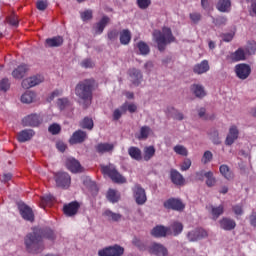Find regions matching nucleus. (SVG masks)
<instances>
[{
	"mask_svg": "<svg viewBox=\"0 0 256 256\" xmlns=\"http://www.w3.org/2000/svg\"><path fill=\"white\" fill-rule=\"evenodd\" d=\"M44 239L55 241V232L50 228H33L24 238L26 251L30 254L42 253L45 249Z\"/></svg>",
	"mask_w": 256,
	"mask_h": 256,
	"instance_id": "1",
	"label": "nucleus"
},
{
	"mask_svg": "<svg viewBox=\"0 0 256 256\" xmlns=\"http://www.w3.org/2000/svg\"><path fill=\"white\" fill-rule=\"evenodd\" d=\"M99 87V84L94 78L84 79L79 81L75 86V95L78 97L79 104L84 109H87L93 102L94 91Z\"/></svg>",
	"mask_w": 256,
	"mask_h": 256,
	"instance_id": "2",
	"label": "nucleus"
},
{
	"mask_svg": "<svg viewBox=\"0 0 256 256\" xmlns=\"http://www.w3.org/2000/svg\"><path fill=\"white\" fill-rule=\"evenodd\" d=\"M153 36L160 52L165 51L167 44L175 42V36L168 27H163L162 31H155Z\"/></svg>",
	"mask_w": 256,
	"mask_h": 256,
	"instance_id": "3",
	"label": "nucleus"
},
{
	"mask_svg": "<svg viewBox=\"0 0 256 256\" xmlns=\"http://www.w3.org/2000/svg\"><path fill=\"white\" fill-rule=\"evenodd\" d=\"M103 175H107L114 183H126V178L123 177L113 164L101 167Z\"/></svg>",
	"mask_w": 256,
	"mask_h": 256,
	"instance_id": "4",
	"label": "nucleus"
},
{
	"mask_svg": "<svg viewBox=\"0 0 256 256\" xmlns=\"http://www.w3.org/2000/svg\"><path fill=\"white\" fill-rule=\"evenodd\" d=\"M186 237L190 243H195L206 239L208 237V233L207 230L203 228H196L192 231H189Z\"/></svg>",
	"mask_w": 256,
	"mask_h": 256,
	"instance_id": "5",
	"label": "nucleus"
},
{
	"mask_svg": "<svg viewBox=\"0 0 256 256\" xmlns=\"http://www.w3.org/2000/svg\"><path fill=\"white\" fill-rule=\"evenodd\" d=\"M132 191L133 197L138 206H143L145 203H147V194L145 193V189L140 184L135 185Z\"/></svg>",
	"mask_w": 256,
	"mask_h": 256,
	"instance_id": "6",
	"label": "nucleus"
},
{
	"mask_svg": "<svg viewBox=\"0 0 256 256\" xmlns=\"http://www.w3.org/2000/svg\"><path fill=\"white\" fill-rule=\"evenodd\" d=\"M57 187L68 189L71 185V176L67 172H58L54 175Z\"/></svg>",
	"mask_w": 256,
	"mask_h": 256,
	"instance_id": "7",
	"label": "nucleus"
},
{
	"mask_svg": "<svg viewBox=\"0 0 256 256\" xmlns=\"http://www.w3.org/2000/svg\"><path fill=\"white\" fill-rule=\"evenodd\" d=\"M125 249L119 245L109 246L98 251V256H123Z\"/></svg>",
	"mask_w": 256,
	"mask_h": 256,
	"instance_id": "8",
	"label": "nucleus"
},
{
	"mask_svg": "<svg viewBox=\"0 0 256 256\" xmlns=\"http://www.w3.org/2000/svg\"><path fill=\"white\" fill-rule=\"evenodd\" d=\"M256 51L255 46L246 47L245 50L243 48L237 49L234 53L231 54V59L234 62L244 61L246 59V54L252 55Z\"/></svg>",
	"mask_w": 256,
	"mask_h": 256,
	"instance_id": "9",
	"label": "nucleus"
},
{
	"mask_svg": "<svg viewBox=\"0 0 256 256\" xmlns=\"http://www.w3.org/2000/svg\"><path fill=\"white\" fill-rule=\"evenodd\" d=\"M18 210L23 220L33 223L35 215L31 207L25 203L18 204Z\"/></svg>",
	"mask_w": 256,
	"mask_h": 256,
	"instance_id": "10",
	"label": "nucleus"
},
{
	"mask_svg": "<svg viewBox=\"0 0 256 256\" xmlns=\"http://www.w3.org/2000/svg\"><path fill=\"white\" fill-rule=\"evenodd\" d=\"M164 208L167 210L183 212L185 210V205L183 202L177 198H169L164 202Z\"/></svg>",
	"mask_w": 256,
	"mask_h": 256,
	"instance_id": "11",
	"label": "nucleus"
},
{
	"mask_svg": "<svg viewBox=\"0 0 256 256\" xmlns=\"http://www.w3.org/2000/svg\"><path fill=\"white\" fill-rule=\"evenodd\" d=\"M80 208V203L78 201H73L63 206V213L66 217H75Z\"/></svg>",
	"mask_w": 256,
	"mask_h": 256,
	"instance_id": "12",
	"label": "nucleus"
},
{
	"mask_svg": "<svg viewBox=\"0 0 256 256\" xmlns=\"http://www.w3.org/2000/svg\"><path fill=\"white\" fill-rule=\"evenodd\" d=\"M148 252L155 256H168L169 251L161 243L154 242L148 247Z\"/></svg>",
	"mask_w": 256,
	"mask_h": 256,
	"instance_id": "13",
	"label": "nucleus"
},
{
	"mask_svg": "<svg viewBox=\"0 0 256 256\" xmlns=\"http://www.w3.org/2000/svg\"><path fill=\"white\" fill-rule=\"evenodd\" d=\"M43 123V119L38 114H30L22 119L23 126L38 127Z\"/></svg>",
	"mask_w": 256,
	"mask_h": 256,
	"instance_id": "14",
	"label": "nucleus"
},
{
	"mask_svg": "<svg viewBox=\"0 0 256 256\" xmlns=\"http://www.w3.org/2000/svg\"><path fill=\"white\" fill-rule=\"evenodd\" d=\"M235 74L239 79L245 80L251 74V67L245 63L237 64L235 66Z\"/></svg>",
	"mask_w": 256,
	"mask_h": 256,
	"instance_id": "15",
	"label": "nucleus"
},
{
	"mask_svg": "<svg viewBox=\"0 0 256 256\" xmlns=\"http://www.w3.org/2000/svg\"><path fill=\"white\" fill-rule=\"evenodd\" d=\"M65 166L71 173H82L84 170L79 160L73 157L66 159Z\"/></svg>",
	"mask_w": 256,
	"mask_h": 256,
	"instance_id": "16",
	"label": "nucleus"
},
{
	"mask_svg": "<svg viewBox=\"0 0 256 256\" xmlns=\"http://www.w3.org/2000/svg\"><path fill=\"white\" fill-rule=\"evenodd\" d=\"M88 139V134L86 131L81 129L76 130L69 139L70 145H79L84 143Z\"/></svg>",
	"mask_w": 256,
	"mask_h": 256,
	"instance_id": "17",
	"label": "nucleus"
},
{
	"mask_svg": "<svg viewBox=\"0 0 256 256\" xmlns=\"http://www.w3.org/2000/svg\"><path fill=\"white\" fill-rule=\"evenodd\" d=\"M44 81V77L41 75L33 76L22 80L21 86L24 89H30L31 87L39 85Z\"/></svg>",
	"mask_w": 256,
	"mask_h": 256,
	"instance_id": "18",
	"label": "nucleus"
},
{
	"mask_svg": "<svg viewBox=\"0 0 256 256\" xmlns=\"http://www.w3.org/2000/svg\"><path fill=\"white\" fill-rule=\"evenodd\" d=\"M151 235L154 238H165L171 236V230L163 225H158L152 229Z\"/></svg>",
	"mask_w": 256,
	"mask_h": 256,
	"instance_id": "19",
	"label": "nucleus"
},
{
	"mask_svg": "<svg viewBox=\"0 0 256 256\" xmlns=\"http://www.w3.org/2000/svg\"><path fill=\"white\" fill-rule=\"evenodd\" d=\"M219 226L221 230L230 232L236 228V222L231 218L223 217L219 220Z\"/></svg>",
	"mask_w": 256,
	"mask_h": 256,
	"instance_id": "20",
	"label": "nucleus"
},
{
	"mask_svg": "<svg viewBox=\"0 0 256 256\" xmlns=\"http://www.w3.org/2000/svg\"><path fill=\"white\" fill-rule=\"evenodd\" d=\"M115 149V144L113 143H98L95 146V151L96 153H98L99 155H105V153H113Z\"/></svg>",
	"mask_w": 256,
	"mask_h": 256,
	"instance_id": "21",
	"label": "nucleus"
},
{
	"mask_svg": "<svg viewBox=\"0 0 256 256\" xmlns=\"http://www.w3.org/2000/svg\"><path fill=\"white\" fill-rule=\"evenodd\" d=\"M34 135L35 131L33 129H24L18 133L17 141H19V143H26L27 141H31Z\"/></svg>",
	"mask_w": 256,
	"mask_h": 256,
	"instance_id": "22",
	"label": "nucleus"
},
{
	"mask_svg": "<svg viewBox=\"0 0 256 256\" xmlns=\"http://www.w3.org/2000/svg\"><path fill=\"white\" fill-rule=\"evenodd\" d=\"M129 76L131 77V81L135 86H139L143 80V74L141 70L136 68H132L129 70Z\"/></svg>",
	"mask_w": 256,
	"mask_h": 256,
	"instance_id": "23",
	"label": "nucleus"
},
{
	"mask_svg": "<svg viewBox=\"0 0 256 256\" xmlns=\"http://www.w3.org/2000/svg\"><path fill=\"white\" fill-rule=\"evenodd\" d=\"M238 135H239L238 128L235 125L231 126L229 129V133L226 137L225 144L228 146L233 145L234 141L238 139Z\"/></svg>",
	"mask_w": 256,
	"mask_h": 256,
	"instance_id": "24",
	"label": "nucleus"
},
{
	"mask_svg": "<svg viewBox=\"0 0 256 256\" xmlns=\"http://www.w3.org/2000/svg\"><path fill=\"white\" fill-rule=\"evenodd\" d=\"M29 67L26 64L19 65L17 68H15L11 75L15 79H22L25 77L26 73L28 72Z\"/></svg>",
	"mask_w": 256,
	"mask_h": 256,
	"instance_id": "25",
	"label": "nucleus"
},
{
	"mask_svg": "<svg viewBox=\"0 0 256 256\" xmlns=\"http://www.w3.org/2000/svg\"><path fill=\"white\" fill-rule=\"evenodd\" d=\"M170 179L174 185H185V178H183V175L175 169H171Z\"/></svg>",
	"mask_w": 256,
	"mask_h": 256,
	"instance_id": "26",
	"label": "nucleus"
},
{
	"mask_svg": "<svg viewBox=\"0 0 256 256\" xmlns=\"http://www.w3.org/2000/svg\"><path fill=\"white\" fill-rule=\"evenodd\" d=\"M128 155L131 157V159H134V161H142V150L139 147L131 146L128 148Z\"/></svg>",
	"mask_w": 256,
	"mask_h": 256,
	"instance_id": "27",
	"label": "nucleus"
},
{
	"mask_svg": "<svg viewBox=\"0 0 256 256\" xmlns=\"http://www.w3.org/2000/svg\"><path fill=\"white\" fill-rule=\"evenodd\" d=\"M64 43V38L62 36H56L52 38H48L45 40V44L47 47L53 48V47H60Z\"/></svg>",
	"mask_w": 256,
	"mask_h": 256,
	"instance_id": "28",
	"label": "nucleus"
},
{
	"mask_svg": "<svg viewBox=\"0 0 256 256\" xmlns=\"http://www.w3.org/2000/svg\"><path fill=\"white\" fill-rule=\"evenodd\" d=\"M168 229H170V236L177 237L183 233V223L175 221L173 222Z\"/></svg>",
	"mask_w": 256,
	"mask_h": 256,
	"instance_id": "29",
	"label": "nucleus"
},
{
	"mask_svg": "<svg viewBox=\"0 0 256 256\" xmlns=\"http://www.w3.org/2000/svg\"><path fill=\"white\" fill-rule=\"evenodd\" d=\"M109 23L110 18L108 16H103L101 20L98 23H96L95 33L102 34Z\"/></svg>",
	"mask_w": 256,
	"mask_h": 256,
	"instance_id": "30",
	"label": "nucleus"
},
{
	"mask_svg": "<svg viewBox=\"0 0 256 256\" xmlns=\"http://www.w3.org/2000/svg\"><path fill=\"white\" fill-rule=\"evenodd\" d=\"M210 69L208 61L204 60L199 64H196L193 68V71L195 74L201 75L203 73H206Z\"/></svg>",
	"mask_w": 256,
	"mask_h": 256,
	"instance_id": "31",
	"label": "nucleus"
},
{
	"mask_svg": "<svg viewBox=\"0 0 256 256\" xmlns=\"http://www.w3.org/2000/svg\"><path fill=\"white\" fill-rule=\"evenodd\" d=\"M197 177H203V175H204V177H206V185H207V187H213V185H215V183H216V180H215V178L213 177V173L211 172V171H208V172H203V171H201V172H197Z\"/></svg>",
	"mask_w": 256,
	"mask_h": 256,
	"instance_id": "32",
	"label": "nucleus"
},
{
	"mask_svg": "<svg viewBox=\"0 0 256 256\" xmlns=\"http://www.w3.org/2000/svg\"><path fill=\"white\" fill-rule=\"evenodd\" d=\"M103 216L106 217L108 219V221H111V222H120L123 218L122 214L115 213L111 210H106L103 213Z\"/></svg>",
	"mask_w": 256,
	"mask_h": 256,
	"instance_id": "33",
	"label": "nucleus"
},
{
	"mask_svg": "<svg viewBox=\"0 0 256 256\" xmlns=\"http://www.w3.org/2000/svg\"><path fill=\"white\" fill-rule=\"evenodd\" d=\"M132 40V33L129 29H124L120 32V43L122 45L130 44Z\"/></svg>",
	"mask_w": 256,
	"mask_h": 256,
	"instance_id": "34",
	"label": "nucleus"
},
{
	"mask_svg": "<svg viewBox=\"0 0 256 256\" xmlns=\"http://www.w3.org/2000/svg\"><path fill=\"white\" fill-rule=\"evenodd\" d=\"M219 171L224 179H227V181H231V179H234V174L230 170V168L226 164H222L219 167Z\"/></svg>",
	"mask_w": 256,
	"mask_h": 256,
	"instance_id": "35",
	"label": "nucleus"
},
{
	"mask_svg": "<svg viewBox=\"0 0 256 256\" xmlns=\"http://www.w3.org/2000/svg\"><path fill=\"white\" fill-rule=\"evenodd\" d=\"M191 91L194 93V95L198 98H203L207 95V93L205 92V88L203 87V85H199V84H193L191 86Z\"/></svg>",
	"mask_w": 256,
	"mask_h": 256,
	"instance_id": "36",
	"label": "nucleus"
},
{
	"mask_svg": "<svg viewBox=\"0 0 256 256\" xmlns=\"http://www.w3.org/2000/svg\"><path fill=\"white\" fill-rule=\"evenodd\" d=\"M155 146H146L143 149V159L144 161H151L155 157Z\"/></svg>",
	"mask_w": 256,
	"mask_h": 256,
	"instance_id": "37",
	"label": "nucleus"
},
{
	"mask_svg": "<svg viewBox=\"0 0 256 256\" xmlns=\"http://www.w3.org/2000/svg\"><path fill=\"white\" fill-rule=\"evenodd\" d=\"M216 8L220 12H229L231 9V1L230 0H219L216 5Z\"/></svg>",
	"mask_w": 256,
	"mask_h": 256,
	"instance_id": "38",
	"label": "nucleus"
},
{
	"mask_svg": "<svg viewBox=\"0 0 256 256\" xmlns=\"http://www.w3.org/2000/svg\"><path fill=\"white\" fill-rule=\"evenodd\" d=\"M211 209V215L213 220H217L221 215H223L224 213V207L223 205H219V206H210Z\"/></svg>",
	"mask_w": 256,
	"mask_h": 256,
	"instance_id": "39",
	"label": "nucleus"
},
{
	"mask_svg": "<svg viewBox=\"0 0 256 256\" xmlns=\"http://www.w3.org/2000/svg\"><path fill=\"white\" fill-rule=\"evenodd\" d=\"M36 98V94L32 91H26L24 94L21 95V102L25 104H30Z\"/></svg>",
	"mask_w": 256,
	"mask_h": 256,
	"instance_id": "40",
	"label": "nucleus"
},
{
	"mask_svg": "<svg viewBox=\"0 0 256 256\" xmlns=\"http://www.w3.org/2000/svg\"><path fill=\"white\" fill-rule=\"evenodd\" d=\"M107 199L112 204L118 203L120 201V195L114 189H109L107 192Z\"/></svg>",
	"mask_w": 256,
	"mask_h": 256,
	"instance_id": "41",
	"label": "nucleus"
},
{
	"mask_svg": "<svg viewBox=\"0 0 256 256\" xmlns=\"http://www.w3.org/2000/svg\"><path fill=\"white\" fill-rule=\"evenodd\" d=\"M79 126L83 129L93 130L94 128V120L89 117H85L80 123Z\"/></svg>",
	"mask_w": 256,
	"mask_h": 256,
	"instance_id": "42",
	"label": "nucleus"
},
{
	"mask_svg": "<svg viewBox=\"0 0 256 256\" xmlns=\"http://www.w3.org/2000/svg\"><path fill=\"white\" fill-rule=\"evenodd\" d=\"M150 133H151V128L149 126H142L140 128V134L137 136V139H139V141L148 139Z\"/></svg>",
	"mask_w": 256,
	"mask_h": 256,
	"instance_id": "43",
	"label": "nucleus"
},
{
	"mask_svg": "<svg viewBox=\"0 0 256 256\" xmlns=\"http://www.w3.org/2000/svg\"><path fill=\"white\" fill-rule=\"evenodd\" d=\"M176 155H181L182 157H187L189 155V150L183 145H176L173 148Z\"/></svg>",
	"mask_w": 256,
	"mask_h": 256,
	"instance_id": "44",
	"label": "nucleus"
},
{
	"mask_svg": "<svg viewBox=\"0 0 256 256\" xmlns=\"http://www.w3.org/2000/svg\"><path fill=\"white\" fill-rule=\"evenodd\" d=\"M55 201V198L51 194H47L41 197V205L42 206H52Z\"/></svg>",
	"mask_w": 256,
	"mask_h": 256,
	"instance_id": "45",
	"label": "nucleus"
},
{
	"mask_svg": "<svg viewBox=\"0 0 256 256\" xmlns=\"http://www.w3.org/2000/svg\"><path fill=\"white\" fill-rule=\"evenodd\" d=\"M137 48L139 49L140 54L142 55H147L151 51V49L149 48V45H147V43L143 41H140L137 43Z\"/></svg>",
	"mask_w": 256,
	"mask_h": 256,
	"instance_id": "46",
	"label": "nucleus"
},
{
	"mask_svg": "<svg viewBox=\"0 0 256 256\" xmlns=\"http://www.w3.org/2000/svg\"><path fill=\"white\" fill-rule=\"evenodd\" d=\"M57 105L61 110H64L65 108L71 105V102L69 98H59L57 100Z\"/></svg>",
	"mask_w": 256,
	"mask_h": 256,
	"instance_id": "47",
	"label": "nucleus"
},
{
	"mask_svg": "<svg viewBox=\"0 0 256 256\" xmlns=\"http://www.w3.org/2000/svg\"><path fill=\"white\" fill-rule=\"evenodd\" d=\"M61 130H62L61 125L57 123H53L48 127V131L51 133V135H59Z\"/></svg>",
	"mask_w": 256,
	"mask_h": 256,
	"instance_id": "48",
	"label": "nucleus"
},
{
	"mask_svg": "<svg viewBox=\"0 0 256 256\" xmlns=\"http://www.w3.org/2000/svg\"><path fill=\"white\" fill-rule=\"evenodd\" d=\"M82 21H89L93 19V10L88 9L80 13Z\"/></svg>",
	"mask_w": 256,
	"mask_h": 256,
	"instance_id": "49",
	"label": "nucleus"
},
{
	"mask_svg": "<svg viewBox=\"0 0 256 256\" xmlns=\"http://www.w3.org/2000/svg\"><path fill=\"white\" fill-rule=\"evenodd\" d=\"M10 87H11V83L8 78H3L0 81V90L1 91L7 92L10 89Z\"/></svg>",
	"mask_w": 256,
	"mask_h": 256,
	"instance_id": "50",
	"label": "nucleus"
},
{
	"mask_svg": "<svg viewBox=\"0 0 256 256\" xmlns=\"http://www.w3.org/2000/svg\"><path fill=\"white\" fill-rule=\"evenodd\" d=\"M210 139L214 143V145H219V143H220L219 133L216 129L211 130Z\"/></svg>",
	"mask_w": 256,
	"mask_h": 256,
	"instance_id": "51",
	"label": "nucleus"
},
{
	"mask_svg": "<svg viewBox=\"0 0 256 256\" xmlns=\"http://www.w3.org/2000/svg\"><path fill=\"white\" fill-rule=\"evenodd\" d=\"M136 4L139 9L145 10L151 6V0H137Z\"/></svg>",
	"mask_w": 256,
	"mask_h": 256,
	"instance_id": "52",
	"label": "nucleus"
},
{
	"mask_svg": "<svg viewBox=\"0 0 256 256\" xmlns=\"http://www.w3.org/2000/svg\"><path fill=\"white\" fill-rule=\"evenodd\" d=\"M189 17H190V20H191L194 24H198L199 21H200L201 18H202L201 13H197V12L190 13Z\"/></svg>",
	"mask_w": 256,
	"mask_h": 256,
	"instance_id": "53",
	"label": "nucleus"
},
{
	"mask_svg": "<svg viewBox=\"0 0 256 256\" xmlns=\"http://www.w3.org/2000/svg\"><path fill=\"white\" fill-rule=\"evenodd\" d=\"M213 159V154L210 151L204 152L202 162L206 165V163H210V161Z\"/></svg>",
	"mask_w": 256,
	"mask_h": 256,
	"instance_id": "54",
	"label": "nucleus"
},
{
	"mask_svg": "<svg viewBox=\"0 0 256 256\" xmlns=\"http://www.w3.org/2000/svg\"><path fill=\"white\" fill-rule=\"evenodd\" d=\"M191 168V159L186 158L180 166L181 171H188Z\"/></svg>",
	"mask_w": 256,
	"mask_h": 256,
	"instance_id": "55",
	"label": "nucleus"
},
{
	"mask_svg": "<svg viewBox=\"0 0 256 256\" xmlns=\"http://www.w3.org/2000/svg\"><path fill=\"white\" fill-rule=\"evenodd\" d=\"M36 7H37L38 10L44 11V10H46L47 7H48V2H47V1H44V0H39V1H37V3H36Z\"/></svg>",
	"mask_w": 256,
	"mask_h": 256,
	"instance_id": "56",
	"label": "nucleus"
},
{
	"mask_svg": "<svg viewBox=\"0 0 256 256\" xmlns=\"http://www.w3.org/2000/svg\"><path fill=\"white\" fill-rule=\"evenodd\" d=\"M232 211L236 216H242L243 215V207L242 205H234L232 207Z\"/></svg>",
	"mask_w": 256,
	"mask_h": 256,
	"instance_id": "57",
	"label": "nucleus"
},
{
	"mask_svg": "<svg viewBox=\"0 0 256 256\" xmlns=\"http://www.w3.org/2000/svg\"><path fill=\"white\" fill-rule=\"evenodd\" d=\"M81 66L84 68H93L95 66V63L91 59H84L81 62Z\"/></svg>",
	"mask_w": 256,
	"mask_h": 256,
	"instance_id": "58",
	"label": "nucleus"
},
{
	"mask_svg": "<svg viewBox=\"0 0 256 256\" xmlns=\"http://www.w3.org/2000/svg\"><path fill=\"white\" fill-rule=\"evenodd\" d=\"M119 36V32L117 30H111L108 32L107 37L109 40H116Z\"/></svg>",
	"mask_w": 256,
	"mask_h": 256,
	"instance_id": "59",
	"label": "nucleus"
},
{
	"mask_svg": "<svg viewBox=\"0 0 256 256\" xmlns=\"http://www.w3.org/2000/svg\"><path fill=\"white\" fill-rule=\"evenodd\" d=\"M172 110H174V113H173V118L174 119L181 121L185 118L183 113L179 112V110H175V108H172Z\"/></svg>",
	"mask_w": 256,
	"mask_h": 256,
	"instance_id": "60",
	"label": "nucleus"
},
{
	"mask_svg": "<svg viewBox=\"0 0 256 256\" xmlns=\"http://www.w3.org/2000/svg\"><path fill=\"white\" fill-rule=\"evenodd\" d=\"M227 22V19L225 17H219L217 19H215L213 21V23L216 25V26H221V25H225Z\"/></svg>",
	"mask_w": 256,
	"mask_h": 256,
	"instance_id": "61",
	"label": "nucleus"
},
{
	"mask_svg": "<svg viewBox=\"0 0 256 256\" xmlns=\"http://www.w3.org/2000/svg\"><path fill=\"white\" fill-rule=\"evenodd\" d=\"M124 113L120 109H115L113 112V120H119Z\"/></svg>",
	"mask_w": 256,
	"mask_h": 256,
	"instance_id": "62",
	"label": "nucleus"
},
{
	"mask_svg": "<svg viewBox=\"0 0 256 256\" xmlns=\"http://www.w3.org/2000/svg\"><path fill=\"white\" fill-rule=\"evenodd\" d=\"M250 225L253 228H256V212H252V214L249 216Z\"/></svg>",
	"mask_w": 256,
	"mask_h": 256,
	"instance_id": "63",
	"label": "nucleus"
},
{
	"mask_svg": "<svg viewBox=\"0 0 256 256\" xmlns=\"http://www.w3.org/2000/svg\"><path fill=\"white\" fill-rule=\"evenodd\" d=\"M233 37H234V34H232V33H224V34H222V40L224 42H230L233 39Z\"/></svg>",
	"mask_w": 256,
	"mask_h": 256,
	"instance_id": "64",
	"label": "nucleus"
}]
</instances>
